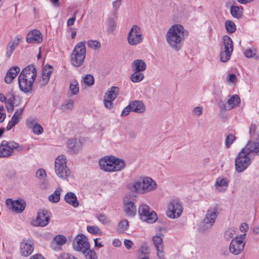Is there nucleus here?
<instances>
[{
	"mask_svg": "<svg viewBox=\"0 0 259 259\" xmlns=\"http://www.w3.org/2000/svg\"><path fill=\"white\" fill-rule=\"evenodd\" d=\"M36 177L40 179H45L47 177L46 171L44 169H38L36 171Z\"/></svg>",
	"mask_w": 259,
	"mask_h": 259,
	"instance_id": "6e6d98bb",
	"label": "nucleus"
},
{
	"mask_svg": "<svg viewBox=\"0 0 259 259\" xmlns=\"http://www.w3.org/2000/svg\"><path fill=\"white\" fill-rule=\"evenodd\" d=\"M87 49L84 41L77 42L70 55V61L71 64L78 67L81 66L84 61L86 55Z\"/></svg>",
	"mask_w": 259,
	"mask_h": 259,
	"instance_id": "423d86ee",
	"label": "nucleus"
},
{
	"mask_svg": "<svg viewBox=\"0 0 259 259\" xmlns=\"http://www.w3.org/2000/svg\"><path fill=\"white\" fill-rule=\"evenodd\" d=\"M128 225L129 224L127 220H121L119 222L116 231L117 233L119 234L124 233L128 229Z\"/></svg>",
	"mask_w": 259,
	"mask_h": 259,
	"instance_id": "4c0bfd02",
	"label": "nucleus"
},
{
	"mask_svg": "<svg viewBox=\"0 0 259 259\" xmlns=\"http://www.w3.org/2000/svg\"><path fill=\"white\" fill-rule=\"evenodd\" d=\"M50 214L46 210L37 213L36 218L32 220V224L34 226L45 227L50 221Z\"/></svg>",
	"mask_w": 259,
	"mask_h": 259,
	"instance_id": "dca6fc26",
	"label": "nucleus"
},
{
	"mask_svg": "<svg viewBox=\"0 0 259 259\" xmlns=\"http://www.w3.org/2000/svg\"><path fill=\"white\" fill-rule=\"evenodd\" d=\"M88 47L93 50H97L101 48V43L97 40H89L87 42Z\"/></svg>",
	"mask_w": 259,
	"mask_h": 259,
	"instance_id": "79ce46f5",
	"label": "nucleus"
},
{
	"mask_svg": "<svg viewBox=\"0 0 259 259\" xmlns=\"http://www.w3.org/2000/svg\"><path fill=\"white\" fill-rule=\"evenodd\" d=\"M99 165L101 169L106 172L119 171L125 166L123 160L113 156H106L101 158Z\"/></svg>",
	"mask_w": 259,
	"mask_h": 259,
	"instance_id": "20e7f679",
	"label": "nucleus"
},
{
	"mask_svg": "<svg viewBox=\"0 0 259 259\" xmlns=\"http://www.w3.org/2000/svg\"><path fill=\"white\" fill-rule=\"evenodd\" d=\"M141 219L146 222L152 224L157 220V216L154 211H150L149 206L146 204H141L138 210Z\"/></svg>",
	"mask_w": 259,
	"mask_h": 259,
	"instance_id": "9b49d317",
	"label": "nucleus"
},
{
	"mask_svg": "<svg viewBox=\"0 0 259 259\" xmlns=\"http://www.w3.org/2000/svg\"><path fill=\"white\" fill-rule=\"evenodd\" d=\"M23 109H19L17 110L12 117L11 120L9 122L7 130H10L16 124H17L20 120V116L22 113Z\"/></svg>",
	"mask_w": 259,
	"mask_h": 259,
	"instance_id": "7c9ffc66",
	"label": "nucleus"
},
{
	"mask_svg": "<svg viewBox=\"0 0 259 259\" xmlns=\"http://www.w3.org/2000/svg\"><path fill=\"white\" fill-rule=\"evenodd\" d=\"M86 259H98L96 253L94 250L89 249H87V251L83 252Z\"/></svg>",
	"mask_w": 259,
	"mask_h": 259,
	"instance_id": "de8ad7c7",
	"label": "nucleus"
},
{
	"mask_svg": "<svg viewBox=\"0 0 259 259\" xmlns=\"http://www.w3.org/2000/svg\"><path fill=\"white\" fill-rule=\"evenodd\" d=\"M122 0H115L112 2V6L114 10L116 12L118 10L121 5Z\"/></svg>",
	"mask_w": 259,
	"mask_h": 259,
	"instance_id": "bf43d9fd",
	"label": "nucleus"
},
{
	"mask_svg": "<svg viewBox=\"0 0 259 259\" xmlns=\"http://www.w3.org/2000/svg\"><path fill=\"white\" fill-rule=\"evenodd\" d=\"M217 215V209L216 208H212L208 210L205 218L203 220V223L205 224L206 228H209L213 225Z\"/></svg>",
	"mask_w": 259,
	"mask_h": 259,
	"instance_id": "4be33fe9",
	"label": "nucleus"
},
{
	"mask_svg": "<svg viewBox=\"0 0 259 259\" xmlns=\"http://www.w3.org/2000/svg\"><path fill=\"white\" fill-rule=\"evenodd\" d=\"M67 160L64 155L58 156L54 162V171L56 176L62 180H67L71 176V171L68 167Z\"/></svg>",
	"mask_w": 259,
	"mask_h": 259,
	"instance_id": "39448f33",
	"label": "nucleus"
},
{
	"mask_svg": "<svg viewBox=\"0 0 259 259\" xmlns=\"http://www.w3.org/2000/svg\"><path fill=\"white\" fill-rule=\"evenodd\" d=\"M245 234L239 236H236L230 243L229 250L234 255H238L243 250L245 245L244 241Z\"/></svg>",
	"mask_w": 259,
	"mask_h": 259,
	"instance_id": "f8f14e48",
	"label": "nucleus"
},
{
	"mask_svg": "<svg viewBox=\"0 0 259 259\" xmlns=\"http://www.w3.org/2000/svg\"><path fill=\"white\" fill-rule=\"evenodd\" d=\"M248 229V225L246 223H242L240 226V230L242 232H246Z\"/></svg>",
	"mask_w": 259,
	"mask_h": 259,
	"instance_id": "774afa93",
	"label": "nucleus"
},
{
	"mask_svg": "<svg viewBox=\"0 0 259 259\" xmlns=\"http://www.w3.org/2000/svg\"><path fill=\"white\" fill-rule=\"evenodd\" d=\"M27 126L31 130V132L36 135H39L43 133L44 128L41 125L39 124L35 118H30L26 120Z\"/></svg>",
	"mask_w": 259,
	"mask_h": 259,
	"instance_id": "412c9836",
	"label": "nucleus"
},
{
	"mask_svg": "<svg viewBox=\"0 0 259 259\" xmlns=\"http://www.w3.org/2000/svg\"><path fill=\"white\" fill-rule=\"evenodd\" d=\"M82 80L83 83L88 86L93 85L95 81L93 76L91 74H87L82 77Z\"/></svg>",
	"mask_w": 259,
	"mask_h": 259,
	"instance_id": "09e8293b",
	"label": "nucleus"
},
{
	"mask_svg": "<svg viewBox=\"0 0 259 259\" xmlns=\"http://www.w3.org/2000/svg\"><path fill=\"white\" fill-rule=\"evenodd\" d=\"M187 32L183 26L175 24L171 26L166 34V39L168 45L173 49L179 51L181 49L182 42Z\"/></svg>",
	"mask_w": 259,
	"mask_h": 259,
	"instance_id": "f257e3e1",
	"label": "nucleus"
},
{
	"mask_svg": "<svg viewBox=\"0 0 259 259\" xmlns=\"http://www.w3.org/2000/svg\"><path fill=\"white\" fill-rule=\"evenodd\" d=\"M63 191L62 188L59 186L57 187L55 191L48 197V200L52 203H57L60 200L61 194Z\"/></svg>",
	"mask_w": 259,
	"mask_h": 259,
	"instance_id": "72a5a7b5",
	"label": "nucleus"
},
{
	"mask_svg": "<svg viewBox=\"0 0 259 259\" xmlns=\"http://www.w3.org/2000/svg\"><path fill=\"white\" fill-rule=\"evenodd\" d=\"M229 180L225 177H218L214 184L215 189L219 192H225L228 189Z\"/></svg>",
	"mask_w": 259,
	"mask_h": 259,
	"instance_id": "b1692460",
	"label": "nucleus"
},
{
	"mask_svg": "<svg viewBox=\"0 0 259 259\" xmlns=\"http://www.w3.org/2000/svg\"><path fill=\"white\" fill-rule=\"evenodd\" d=\"M26 40L28 43L39 44L42 40V35L39 30H33L27 34Z\"/></svg>",
	"mask_w": 259,
	"mask_h": 259,
	"instance_id": "393cba45",
	"label": "nucleus"
},
{
	"mask_svg": "<svg viewBox=\"0 0 259 259\" xmlns=\"http://www.w3.org/2000/svg\"><path fill=\"white\" fill-rule=\"evenodd\" d=\"M37 74L34 66H28L23 69L18 76V83L20 89L24 93L30 92Z\"/></svg>",
	"mask_w": 259,
	"mask_h": 259,
	"instance_id": "7ed1b4c3",
	"label": "nucleus"
},
{
	"mask_svg": "<svg viewBox=\"0 0 259 259\" xmlns=\"http://www.w3.org/2000/svg\"><path fill=\"white\" fill-rule=\"evenodd\" d=\"M40 187L42 189H48L50 188V184L48 180L43 179L40 184Z\"/></svg>",
	"mask_w": 259,
	"mask_h": 259,
	"instance_id": "4d7b16f0",
	"label": "nucleus"
},
{
	"mask_svg": "<svg viewBox=\"0 0 259 259\" xmlns=\"http://www.w3.org/2000/svg\"><path fill=\"white\" fill-rule=\"evenodd\" d=\"M203 112V108L202 106H197L192 110L193 114L196 117L200 116Z\"/></svg>",
	"mask_w": 259,
	"mask_h": 259,
	"instance_id": "864d4df0",
	"label": "nucleus"
},
{
	"mask_svg": "<svg viewBox=\"0 0 259 259\" xmlns=\"http://www.w3.org/2000/svg\"><path fill=\"white\" fill-rule=\"evenodd\" d=\"M140 252L142 255L146 256V255L150 253V249L148 246L144 245L141 246L140 249Z\"/></svg>",
	"mask_w": 259,
	"mask_h": 259,
	"instance_id": "13d9d810",
	"label": "nucleus"
},
{
	"mask_svg": "<svg viewBox=\"0 0 259 259\" xmlns=\"http://www.w3.org/2000/svg\"><path fill=\"white\" fill-rule=\"evenodd\" d=\"M22 38L20 36L17 35L9 42L6 53V56L7 58H10L15 49L22 41Z\"/></svg>",
	"mask_w": 259,
	"mask_h": 259,
	"instance_id": "5701e85b",
	"label": "nucleus"
},
{
	"mask_svg": "<svg viewBox=\"0 0 259 259\" xmlns=\"http://www.w3.org/2000/svg\"><path fill=\"white\" fill-rule=\"evenodd\" d=\"M58 259H77V258L71 254L64 253L62 254L59 257Z\"/></svg>",
	"mask_w": 259,
	"mask_h": 259,
	"instance_id": "052dcab7",
	"label": "nucleus"
},
{
	"mask_svg": "<svg viewBox=\"0 0 259 259\" xmlns=\"http://www.w3.org/2000/svg\"><path fill=\"white\" fill-rule=\"evenodd\" d=\"M130 204H131V215H134L136 214V212H137L136 206L135 205L133 202L131 201Z\"/></svg>",
	"mask_w": 259,
	"mask_h": 259,
	"instance_id": "0e129e2a",
	"label": "nucleus"
},
{
	"mask_svg": "<svg viewBox=\"0 0 259 259\" xmlns=\"http://www.w3.org/2000/svg\"><path fill=\"white\" fill-rule=\"evenodd\" d=\"M130 114V104L126 106L125 108L122 110L121 115L125 116Z\"/></svg>",
	"mask_w": 259,
	"mask_h": 259,
	"instance_id": "338daca9",
	"label": "nucleus"
},
{
	"mask_svg": "<svg viewBox=\"0 0 259 259\" xmlns=\"http://www.w3.org/2000/svg\"><path fill=\"white\" fill-rule=\"evenodd\" d=\"M158 185L156 181L149 177H141L133 181L131 185V193L145 194L155 191Z\"/></svg>",
	"mask_w": 259,
	"mask_h": 259,
	"instance_id": "f03ea898",
	"label": "nucleus"
},
{
	"mask_svg": "<svg viewBox=\"0 0 259 259\" xmlns=\"http://www.w3.org/2000/svg\"><path fill=\"white\" fill-rule=\"evenodd\" d=\"M119 90L117 87H112L105 94L104 97V105L108 109L113 107V101L116 98Z\"/></svg>",
	"mask_w": 259,
	"mask_h": 259,
	"instance_id": "4468645a",
	"label": "nucleus"
},
{
	"mask_svg": "<svg viewBox=\"0 0 259 259\" xmlns=\"http://www.w3.org/2000/svg\"><path fill=\"white\" fill-rule=\"evenodd\" d=\"M133 73L131 75V81L134 82H139L144 78V75L142 72L133 71Z\"/></svg>",
	"mask_w": 259,
	"mask_h": 259,
	"instance_id": "58836bf2",
	"label": "nucleus"
},
{
	"mask_svg": "<svg viewBox=\"0 0 259 259\" xmlns=\"http://www.w3.org/2000/svg\"><path fill=\"white\" fill-rule=\"evenodd\" d=\"M236 138L232 134L228 135L226 138L225 144L226 148L229 149L236 140Z\"/></svg>",
	"mask_w": 259,
	"mask_h": 259,
	"instance_id": "a18cd8bd",
	"label": "nucleus"
},
{
	"mask_svg": "<svg viewBox=\"0 0 259 259\" xmlns=\"http://www.w3.org/2000/svg\"><path fill=\"white\" fill-rule=\"evenodd\" d=\"M225 27L227 32L230 33H234L236 30V26L232 21H226L225 22Z\"/></svg>",
	"mask_w": 259,
	"mask_h": 259,
	"instance_id": "37998d69",
	"label": "nucleus"
},
{
	"mask_svg": "<svg viewBox=\"0 0 259 259\" xmlns=\"http://www.w3.org/2000/svg\"><path fill=\"white\" fill-rule=\"evenodd\" d=\"M15 96L12 94H8L6 95V108L8 112H11L14 109V104L15 103Z\"/></svg>",
	"mask_w": 259,
	"mask_h": 259,
	"instance_id": "c9c22d12",
	"label": "nucleus"
},
{
	"mask_svg": "<svg viewBox=\"0 0 259 259\" xmlns=\"http://www.w3.org/2000/svg\"><path fill=\"white\" fill-rule=\"evenodd\" d=\"M240 102L239 96L238 95H234L228 99L226 103L220 105V107L224 110H230L239 106Z\"/></svg>",
	"mask_w": 259,
	"mask_h": 259,
	"instance_id": "aec40b11",
	"label": "nucleus"
},
{
	"mask_svg": "<svg viewBox=\"0 0 259 259\" xmlns=\"http://www.w3.org/2000/svg\"><path fill=\"white\" fill-rule=\"evenodd\" d=\"M87 229L88 232L93 234L101 235L102 234L101 229L97 226H88Z\"/></svg>",
	"mask_w": 259,
	"mask_h": 259,
	"instance_id": "49530a36",
	"label": "nucleus"
},
{
	"mask_svg": "<svg viewBox=\"0 0 259 259\" xmlns=\"http://www.w3.org/2000/svg\"><path fill=\"white\" fill-rule=\"evenodd\" d=\"M69 91L71 96L77 95L79 93V87L78 81L75 79L70 81L69 85Z\"/></svg>",
	"mask_w": 259,
	"mask_h": 259,
	"instance_id": "e433bc0d",
	"label": "nucleus"
},
{
	"mask_svg": "<svg viewBox=\"0 0 259 259\" xmlns=\"http://www.w3.org/2000/svg\"><path fill=\"white\" fill-rule=\"evenodd\" d=\"M183 211L182 202L178 199H170L167 203L166 216L171 219L179 218Z\"/></svg>",
	"mask_w": 259,
	"mask_h": 259,
	"instance_id": "6e6552de",
	"label": "nucleus"
},
{
	"mask_svg": "<svg viewBox=\"0 0 259 259\" xmlns=\"http://www.w3.org/2000/svg\"><path fill=\"white\" fill-rule=\"evenodd\" d=\"M243 9L241 7L232 6L230 8V12L233 17L239 18L242 15Z\"/></svg>",
	"mask_w": 259,
	"mask_h": 259,
	"instance_id": "ea45409f",
	"label": "nucleus"
},
{
	"mask_svg": "<svg viewBox=\"0 0 259 259\" xmlns=\"http://www.w3.org/2000/svg\"><path fill=\"white\" fill-rule=\"evenodd\" d=\"M163 236V235L159 233L154 236L152 238L154 246L157 251V255L160 259H164V258Z\"/></svg>",
	"mask_w": 259,
	"mask_h": 259,
	"instance_id": "a211bd4d",
	"label": "nucleus"
},
{
	"mask_svg": "<svg viewBox=\"0 0 259 259\" xmlns=\"http://www.w3.org/2000/svg\"><path fill=\"white\" fill-rule=\"evenodd\" d=\"M49 80L50 78L48 77L43 76V75L41 74V76L38 81L39 85L41 87H45L48 83Z\"/></svg>",
	"mask_w": 259,
	"mask_h": 259,
	"instance_id": "5fc2aeb1",
	"label": "nucleus"
},
{
	"mask_svg": "<svg viewBox=\"0 0 259 259\" xmlns=\"http://www.w3.org/2000/svg\"><path fill=\"white\" fill-rule=\"evenodd\" d=\"M34 242L29 238H25L20 244V251L22 256L27 257L33 251Z\"/></svg>",
	"mask_w": 259,
	"mask_h": 259,
	"instance_id": "f3484780",
	"label": "nucleus"
},
{
	"mask_svg": "<svg viewBox=\"0 0 259 259\" xmlns=\"http://www.w3.org/2000/svg\"><path fill=\"white\" fill-rule=\"evenodd\" d=\"M74 102L72 100L66 101L61 106V109L63 112H68L73 108Z\"/></svg>",
	"mask_w": 259,
	"mask_h": 259,
	"instance_id": "a19ab883",
	"label": "nucleus"
},
{
	"mask_svg": "<svg viewBox=\"0 0 259 259\" xmlns=\"http://www.w3.org/2000/svg\"><path fill=\"white\" fill-rule=\"evenodd\" d=\"M73 247L77 251L85 252L90 248L88 238L83 234L77 235L73 241Z\"/></svg>",
	"mask_w": 259,
	"mask_h": 259,
	"instance_id": "ddd939ff",
	"label": "nucleus"
},
{
	"mask_svg": "<svg viewBox=\"0 0 259 259\" xmlns=\"http://www.w3.org/2000/svg\"><path fill=\"white\" fill-rule=\"evenodd\" d=\"M244 148L249 152L251 155L252 153H254L259 156V140L256 141H248Z\"/></svg>",
	"mask_w": 259,
	"mask_h": 259,
	"instance_id": "cd10ccee",
	"label": "nucleus"
},
{
	"mask_svg": "<svg viewBox=\"0 0 259 259\" xmlns=\"http://www.w3.org/2000/svg\"><path fill=\"white\" fill-rule=\"evenodd\" d=\"M251 155L243 148L238 153L235 160L236 170L241 172L247 169L251 163Z\"/></svg>",
	"mask_w": 259,
	"mask_h": 259,
	"instance_id": "0eeeda50",
	"label": "nucleus"
},
{
	"mask_svg": "<svg viewBox=\"0 0 259 259\" xmlns=\"http://www.w3.org/2000/svg\"><path fill=\"white\" fill-rule=\"evenodd\" d=\"M144 39L140 28L133 25L131 28V45H136L141 42Z\"/></svg>",
	"mask_w": 259,
	"mask_h": 259,
	"instance_id": "6ab92c4d",
	"label": "nucleus"
},
{
	"mask_svg": "<svg viewBox=\"0 0 259 259\" xmlns=\"http://www.w3.org/2000/svg\"><path fill=\"white\" fill-rule=\"evenodd\" d=\"M123 203L125 211L128 213L130 211V195H125L123 198Z\"/></svg>",
	"mask_w": 259,
	"mask_h": 259,
	"instance_id": "3c124183",
	"label": "nucleus"
},
{
	"mask_svg": "<svg viewBox=\"0 0 259 259\" xmlns=\"http://www.w3.org/2000/svg\"><path fill=\"white\" fill-rule=\"evenodd\" d=\"M146 67L147 65L146 63L141 59L135 60L133 61L132 65L133 71H136L138 72L140 71L143 72L146 70Z\"/></svg>",
	"mask_w": 259,
	"mask_h": 259,
	"instance_id": "473e14b6",
	"label": "nucleus"
},
{
	"mask_svg": "<svg viewBox=\"0 0 259 259\" xmlns=\"http://www.w3.org/2000/svg\"><path fill=\"white\" fill-rule=\"evenodd\" d=\"M20 69L18 66L11 67L6 73L5 81L7 83H11L20 72Z\"/></svg>",
	"mask_w": 259,
	"mask_h": 259,
	"instance_id": "c85d7f7f",
	"label": "nucleus"
},
{
	"mask_svg": "<svg viewBox=\"0 0 259 259\" xmlns=\"http://www.w3.org/2000/svg\"><path fill=\"white\" fill-rule=\"evenodd\" d=\"M131 111L139 114L143 113L146 111V107L142 101L135 100L131 102Z\"/></svg>",
	"mask_w": 259,
	"mask_h": 259,
	"instance_id": "c756f323",
	"label": "nucleus"
},
{
	"mask_svg": "<svg viewBox=\"0 0 259 259\" xmlns=\"http://www.w3.org/2000/svg\"><path fill=\"white\" fill-rule=\"evenodd\" d=\"M53 68L51 66L49 65H46L44 67L41 74H42L43 76H46L50 78V76L53 72Z\"/></svg>",
	"mask_w": 259,
	"mask_h": 259,
	"instance_id": "8fccbe9b",
	"label": "nucleus"
},
{
	"mask_svg": "<svg viewBox=\"0 0 259 259\" xmlns=\"http://www.w3.org/2000/svg\"><path fill=\"white\" fill-rule=\"evenodd\" d=\"M15 150L19 152L23 151V146L14 141H7L4 140L0 145V157H9L13 155Z\"/></svg>",
	"mask_w": 259,
	"mask_h": 259,
	"instance_id": "1a4fd4ad",
	"label": "nucleus"
},
{
	"mask_svg": "<svg viewBox=\"0 0 259 259\" xmlns=\"http://www.w3.org/2000/svg\"><path fill=\"white\" fill-rule=\"evenodd\" d=\"M236 236H238L237 235V230L233 227L226 229L224 233V238L227 241L233 239Z\"/></svg>",
	"mask_w": 259,
	"mask_h": 259,
	"instance_id": "f704fd0d",
	"label": "nucleus"
},
{
	"mask_svg": "<svg viewBox=\"0 0 259 259\" xmlns=\"http://www.w3.org/2000/svg\"><path fill=\"white\" fill-rule=\"evenodd\" d=\"M76 14V12H75L73 16L69 19L67 22V24L68 26H71L74 24L75 20V15Z\"/></svg>",
	"mask_w": 259,
	"mask_h": 259,
	"instance_id": "69168bd1",
	"label": "nucleus"
},
{
	"mask_svg": "<svg viewBox=\"0 0 259 259\" xmlns=\"http://www.w3.org/2000/svg\"><path fill=\"white\" fill-rule=\"evenodd\" d=\"M64 200L67 203L74 207H77L79 205V202L77 200L76 196L73 192H69L67 193L64 196Z\"/></svg>",
	"mask_w": 259,
	"mask_h": 259,
	"instance_id": "2f4dec72",
	"label": "nucleus"
},
{
	"mask_svg": "<svg viewBox=\"0 0 259 259\" xmlns=\"http://www.w3.org/2000/svg\"><path fill=\"white\" fill-rule=\"evenodd\" d=\"M112 244L115 247H119L121 246L122 243L119 239H114L112 240Z\"/></svg>",
	"mask_w": 259,
	"mask_h": 259,
	"instance_id": "e2e57ef3",
	"label": "nucleus"
},
{
	"mask_svg": "<svg viewBox=\"0 0 259 259\" xmlns=\"http://www.w3.org/2000/svg\"><path fill=\"white\" fill-rule=\"evenodd\" d=\"M6 204L10 210L18 213L22 212L26 206L25 201L22 199L13 200L8 198L6 200Z\"/></svg>",
	"mask_w": 259,
	"mask_h": 259,
	"instance_id": "2eb2a0df",
	"label": "nucleus"
},
{
	"mask_svg": "<svg viewBox=\"0 0 259 259\" xmlns=\"http://www.w3.org/2000/svg\"><path fill=\"white\" fill-rule=\"evenodd\" d=\"M256 54V50L255 49H247L244 52V56L248 58H252Z\"/></svg>",
	"mask_w": 259,
	"mask_h": 259,
	"instance_id": "603ef678",
	"label": "nucleus"
},
{
	"mask_svg": "<svg viewBox=\"0 0 259 259\" xmlns=\"http://www.w3.org/2000/svg\"><path fill=\"white\" fill-rule=\"evenodd\" d=\"M67 147L70 152L76 153L81 149L82 143L79 139H70L67 141Z\"/></svg>",
	"mask_w": 259,
	"mask_h": 259,
	"instance_id": "bb28decb",
	"label": "nucleus"
},
{
	"mask_svg": "<svg viewBox=\"0 0 259 259\" xmlns=\"http://www.w3.org/2000/svg\"><path fill=\"white\" fill-rule=\"evenodd\" d=\"M115 27V23L112 21H110L108 24V31L110 33L113 32L114 30Z\"/></svg>",
	"mask_w": 259,
	"mask_h": 259,
	"instance_id": "680f3d73",
	"label": "nucleus"
},
{
	"mask_svg": "<svg viewBox=\"0 0 259 259\" xmlns=\"http://www.w3.org/2000/svg\"><path fill=\"white\" fill-rule=\"evenodd\" d=\"M67 242L65 236L62 235H56L52 243V247L55 250H60L61 246L64 245Z\"/></svg>",
	"mask_w": 259,
	"mask_h": 259,
	"instance_id": "a878e982",
	"label": "nucleus"
},
{
	"mask_svg": "<svg viewBox=\"0 0 259 259\" xmlns=\"http://www.w3.org/2000/svg\"><path fill=\"white\" fill-rule=\"evenodd\" d=\"M98 220L103 225H108L110 223L111 220L106 215L100 214L96 215Z\"/></svg>",
	"mask_w": 259,
	"mask_h": 259,
	"instance_id": "c03bdc74",
	"label": "nucleus"
},
{
	"mask_svg": "<svg viewBox=\"0 0 259 259\" xmlns=\"http://www.w3.org/2000/svg\"><path fill=\"white\" fill-rule=\"evenodd\" d=\"M233 51V44L232 39L228 35L223 36V45L221 47L220 60L223 62L229 60Z\"/></svg>",
	"mask_w": 259,
	"mask_h": 259,
	"instance_id": "9d476101",
	"label": "nucleus"
}]
</instances>
